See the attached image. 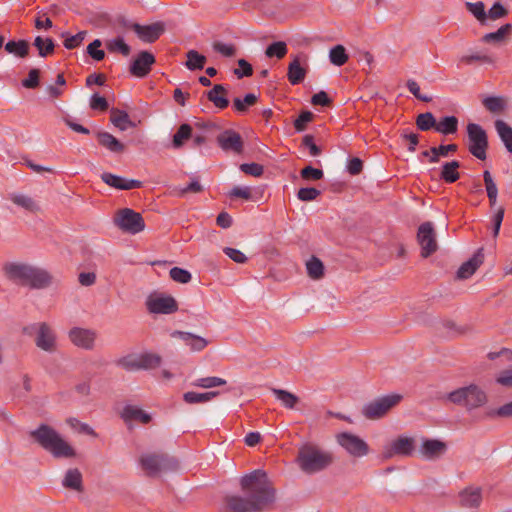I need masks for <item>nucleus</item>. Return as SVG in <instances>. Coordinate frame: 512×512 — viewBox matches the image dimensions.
<instances>
[{"instance_id":"1","label":"nucleus","mask_w":512,"mask_h":512,"mask_svg":"<svg viewBox=\"0 0 512 512\" xmlns=\"http://www.w3.org/2000/svg\"><path fill=\"white\" fill-rule=\"evenodd\" d=\"M240 486L247 496L227 495L224 498L226 512H262L276 500V490L264 470L244 475Z\"/></svg>"},{"instance_id":"2","label":"nucleus","mask_w":512,"mask_h":512,"mask_svg":"<svg viewBox=\"0 0 512 512\" xmlns=\"http://www.w3.org/2000/svg\"><path fill=\"white\" fill-rule=\"evenodd\" d=\"M2 272L9 281L30 289H45L53 280L47 270L21 262L4 263Z\"/></svg>"},{"instance_id":"3","label":"nucleus","mask_w":512,"mask_h":512,"mask_svg":"<svg viewBox=\"0 0 512 512\" xmlns=\"http://www.w3.org/2000/svg\"><path fill=\"white\" fill-rule=\"evenodd\" d=\"M335 461L331 451L323 449L316 443L305 442L298 447L295 463L308 475L328 469Z\"/></svg>"},{"instance_id":"4","label":"nucleus","mask_w":512,"mask_h":512,"mask_svg":"<svg viewBox=\"0 0 512 512\" xmlns=\"http://www.w3.org/2000/svg\"><path fill=\"white\" fill-rule=\"evenodd\" d=\"M29 435L56 459L76 457L75 449L48 424H40L37 429L30 431Z\"/></svg>"},{"instance_id":"5","label":"nucleus","mask_w":512,"mask_h":512,"mask_svg":"<svg viewBox=\"0 0 512 512\" xmlns=\"http://www.w3.org/2000/svg\"><path fill=\"white\" fill-rule=\"evenodd\" d=\"M139 463L148 477H158L161 473L174 472L179 468V461L165 452L143 454Z\"/></svg>"},{"instance_id":"6","label":"nucleus","mask_w":512,"mask_h":512,"mask_svg":"<svg viewBox=\"0 0 512 512\" xmlns=\"http://www.w3.org/2000/svg\"><path fill=\"white\" fill-rule=\"evenodd\" d=\"M444 398L455 405L465 407L469 411L479 408L487 402L486 393L476 384L460 387L446 394Z\"/></svg>"},{"instance_id":"7","label":"nucleus","mask_w":512,"mask_h":512,"mask_svg":"<svg viewBox=\"0 0 512 512\" xmlns=\"http://www.w3.org/2000/svg\"><path fill=\"white\" fill-rule=\"evenodd\" d=\"M403 399L401 394L392 393L365 404L362 408V415L368 420H378L388 414V412L396 407Z\"/></svg>"},{"instance_id":"8","label":"nucleus","mask_w":512,"mask_h":512,"mask_svg":"<svg viewBox=\"0 0 512 512\" xmlns=\"http://www.w3.org/2000/svg\"><path fill=\"white\" fill-rule=\"evenodd\" d=\"M468 136V151L477 159L485 160L489 147L488 135L483 127L476 123H469L466 127Z\"/></svg>"},{"instance_id":"9","label":"nucleus","mask_w":512,"mask_h":512,"mask_svg":"<svg viewBox=\"0 0 512 512\" xmlns=\"http://www.w3.org/2000/svg\"><path fill=\"white\" fill-rule=\"evenodd\" d=\"M146 307L151 314L170 315L179 309L176 299L164 293H153L147 297Z\"/></svg>"},{"instance_id":"10","label":"nucleus","mask_w":512,"mask_h":512,"mask_svg":"<svg viewBox=\"0 0 512 512\" xmlns=\"http://www.w3.org/2000/svg\"><path fill=\"white\" fill-rule=\"evenodd\" d=\"M130 31L143 44L155 43L166 31L165 24L161 21L148 25H142L137 22H130Z\"/></svg>"},{"instance_id":"11","label":"nucleus","mask_w":512,"mask_h":512,"mask_svg":"<svg viewBox=\"0 0 512 512\" xmlns=\"http://www.w3.org/2000/svg\"><path fill=\"white\" fill-rule=\"evenodd\" d=\"M336 442L352 457L360 458L366 456L370 451L369 445L351 432L338 433Z\"/></svg>"},{"instance_id":"12","label":"nucleus","mask_w":512,"mask_h":512,"mask_svg":"<svg viewBox=\"0 0 512 512\" xmlns=\"http://www.w3.org/2000/svg\"><path fill=\"white\" fill-rule=\"evenodd\" d=\"M416 238L421 247V256L423 258H428L437 251L438 243L436 239V231L432 222L427 221L422 223L418 227Z\"/></svg>"},{"instance_id":"13","label":"nucleus","mask_w":512,"mask_h":512,"mask_svg":"<svg viewBox=\"0 0 512 512\" xmlns=\"http://www.w3.org/2000/svg\"><path fill=\"white\" fill-rule=\"evenodd\" d=\"M155 63L156 58L152 52L141 50L130 61V75L143 79L150 74Z\"/></svg>"},{"instance_id":"14","label":"nucleus","mask_w":512,"mask_h":512,"mask_svg":"<svg viewBox=\"0 0 512 512\" xmlns=\"http://www.w3.org/2000/svg\"><path fill=\"white\" fill-rule=\"evenodd\" d=\"M415 451V439L408 436L400 435L387 446L383 452L385 459L394 456L410 457Z\"/></svg>"},{"instance_id":"15","label":"nucleus","mask_w":512,"mask_h":512,"mask_svg":"<svg viewBox=\"0 0 512 512\" xmlns=\"http://www.w3.org/2000/svg\"><path fill=\"white\" fill-rule=\"evenodd\" d=\"M216 141L219 147L226 152H234L241 154L244 149V141L242 136L232 129H227L220 133Z\"/></svg>"},{"instance_id":"16","label":"nucleus","mask_w":512,"mask_h":512,"mask_svg":"<svg viewBox=\"0 0 512 512\" xmlns=\"http://www.w3.org/2000/svg\"><path fill=\"white\" fill-rule=\"evenodd\" d=\"M69 339L75 346L91 350L94 347L96 334L89 329L74 327L69 331Z\"/></svg>"},{"instance_id":"17","label":"nucleus","mask_w":512,"mask_h":512,"mask_svg":"<svg viewBox=\"0 0 512 512\" xmlns=\"http://www.w3.org/2000/svg\"><path fill=\"white\" fill-rule=\"evenodd\" d=\"M162 358L156 353L145 352L130 359V370H150L160 366Z\"/></svg>"},{"instance_id":"18","label":"nucleus","mask_w":512,"mask_h":512,"mask_svg":"<svg viewBox=\"0 0 512 512\" xmlns=\"http://www.w3.org/2000/svg\"><path fill=\"white\" fill-rule=\"evenodd\" d=\"M95 136L98 144L114 155L123 154L126 150V145L109 132L98 131Z\"/></svg>"},{"instance_id":"19","label":"nucleus","mask_w":512,"mask_h":512,"mask_svg":"<svg viewBox=\"0 0 512 512\" xmlns=\"http://www.w3.org/2000/svg\"><path fill=\"white\" fill-rule=\"evenodd\" d=\"M36 346L40 349L53 352L56 348V337L49 325L45 322L39 323L38 333L35 338Z\"/></svg>"},{"instance_id":"20","label":"nucleus","mask_w":512,"mask_h":512,"mask_svg":"<svg viewBox=\"0 0 512 512\" xmlns=\"http://www.w3.org/2000/svg\"><path fill=\"white\" fill-rule=\"evenodd\" d=\"M171 337L180 338L192 352L203 351L209 344V341L201 336L190 332L175 330L171 333Z\"/></svg>"},{"instance_id":"21","label":"nucleus","mask_w":512,"mask_h":512,"mask_svg":"<svg viewBox=\"0 0 512 512\" xmlns=\"http://www.w3.org/2000/svg\"><path fill=\"white\" fill-rule=\"evenodd\" d=\"M446 451V443L438 439H424L420 448L421 455L427 459H437Z\"/></svg>"},{"instance_id":"22","label":"nucleus","mask_w":512,"mask_h":512,"mask_svg":"<svg viewBox=\"0 0 512 512\" xmlns=\"http://www.w3.org/2000/svg\"><path fill=\"white\" fill-rule=\"evenodd\" d=\"M460 505L465 508H478L482 502V489L469 486L459 492Z\"/></svg>"},{"instance_id":"23","label":"nucleus","mask_w":512,"mask_h":512,"mask_svg":"<svg viewBox=\"0 0 512 512\" xmlns=\"http://www.w3.org/2000/svg\"><path fill=\"white\" fill-rule=\"evenodd\" d=\"M482 251V248L478 249L472 258L464 262L459 267L456 274L458 279H468L476 272V270L483 263L484 260V254Z\"/></svg>"},{"instance_id":"24","label":"nucleus","mask_w":512,"mask_h":512,"mask_svg":"<svg viewBox=\"0 0 512 512\" xmlns=\"http://www.w3.org/2000/svg\"><path fill=\"white\" fill-rule=\"evenodd\" d=\"M205 95L218 109L223 110L229 106L228 91L222 84H215L211 90L205 92Z\"/></svg>"},{"instance_id":"25","label":"nucleus","mask_w":512,"mask_h":512,"mask_svg":"<svg viewBox=\"0 0 512 512\" xmlns=\"http://www.w3.org/2000/svg\"><path fill=\"white\" fill-rule=\"evenodd\" d=\"M4 49L7 53L21 59L27 58L30 55V43L25 39L9 40L4 45Z\"/></svg>"},{"instance_id":"26","label":"nucleus","mask_w":512,"mask_h":512,"mask_svg":"<svg viewBox=\"0 0 512 512\" xmlns=\"http://www.w3.org/2000/svg\"><path fill=\"white\" fill-rule=\"evenodd\" d=\"M62 485L67 489H72L78 492L83 491V477L79 469L67 470Z\"/></svg>"},{"instance_id":"27","label":"nucleus","mask_w":512,"mask_h":512,"mask_svg":"<svg viewBox=\"0 0 512 512\" xmlns=\"http://www.w3.org/2000/svg\"><path fill=\"white\" fill-rule=\"evenodd\" d=\"M460 166L461 163L457 160L444 163L440 172V179L449 184L456 182L460 178L458 172Z\"/></svg>"},{"instance_id":"28","label":"nucleus","mask_w":512,"mask_h":512,"mask_svg":"<svg viewBox=\"0 0 512 512\" xmlns=\"http://www.w3.org/2000/svg\"><path fill=\"white\" fill-rule=\"evenodd\" d=\"M306 76V70L301 66L298 57H295L288 66L287 77L292 85L300 84Z\"/></svg>"},{"instance_id":"29","label":"nucleus","mask_w":512,"mask_h":512,"mask_svg":"<svg viewBox=\"0 0 512 512\" xmlns=\"http://www.w3.org/2000/svg\"><path fill=\"white\" fill-rule=\"evenodd\" d=\"M458 118L455 116H445L436 121L435 131L443 135L455 134L458 131Z\"/></svg>"},{"instance_id":"30","label":"nucleus","mask_w":512,"mask_h":512,"mask_svg":"<svg viewBox=\"0 0 512 512\" xmlns=\"http://www.w3.org/2000/svg\"><path fill=\"white\" fill-rule=\"evenodd\" d=\"M495 129L507 151L512 153V127L498 119L495 121Z\"/></svg>"},{"instance_id":"31","label":"nucleus","mask_w":512,"mask_h":512,"mask_svg":"<svg viewBox=\"0 0 512 512\" xmlns=\"http://www.w3.org/2000/svg\"><path fill=\"white\" fill-rule=\"evenodd\" d=\"M482 105L493 114H500L505 111L507 101L502 96H488L482 100Z\"/></svg>"},{"instance_id":"32","label":"nucleus","mask_w":512,"mask_h":512,"mask_svg":"<svg viewBox=\"0 0 512 512\" xmlns=\"http://www.w3.org/2000/svg\"><path fill=\"white\" fill-rule=\"evenodd\" d=\"M33 46L36 47V49L38 51V55L43 58L52 55L55 51L54 40L50 37H47V38H43L42 36L35 37Z\"/></svg>"},{"instance_id":"33","label":"nucleus","mask_w":512,"mask_h":512,"mask_svg":"<svg viewBox=\"0 0 512 512\" xmlns=\"http://www.w3.org/2000/svg\"><path fill=\"white\" fill-rule=\"evenodd\" d=\"M271 391L281 401L282 405L288 409H294L300 401L298 396L287 390L272 388Z\"/></svg>"},{"instance_id":"34","label":"nucleus","mask_w":512,"mask_h":512,"mask_svg":"<svg viewBox=\"0 0 512 512\" xmlns=\"http://www.w3.org/2000/svg\"><path fill=\"white\" fill-rule=\"evenodd\" d=\"M192 131H193V129H192L191 125H189L187 123L180 125L178 130L176 131V133L173 135V139H172L173 148H175V149L181 148L184 145L185 141L192 138Z\"/></svg>"},{"instance_id":"35","label":"nucleus","mask_w":512,"mask_h":512,"mask_svg":"<svg viewBox=\"0 0 512 512\" xmlns=\"http://www.w3.org/2000/svg\"><path fill=\"white\" fill-rule=\"evenodd\" d=\"M512 33V24L506 23L502 25L497 31L487 33L482 37L485 43H500L505 40L507 35Z\"/></svg>"},{"instance_id":"36","label":"nucleus","mask_w":512,"mask_h":512,"mask_svg":"<svg viewBox=\"0 0 512 512\" xmlns=\"http://www.w3.org/2000/svg\"><path fill=\"white\" fill-rule=\"evenodd\" d=\"M186 57L185 65L190 71L202 70L207 62V58L196 50H189Z\"/></svg>"},{"instance_id":"37","label":"nucleus","mask_w":512,"mask_h":512,"mask_svg":"<svg viewBox=\"0 0 512 512\" xmlns=\"http://www.w3.org/2000/svg\"><path fill=\"white\" fill-rule=\"evenodd\" d=\"M307 274L311 279L319 280L324 276V264L316 256H312L306 263Z\"/></svg>"},{"instance_id":"38","label":"nucleus","mask_w":512,"mask_h":512,"mask_svg":"<svg viewBox=\"0 0 512 512\" xmlns=\"http://www.w3.org/2000/svg\"><path fill=\"white\" fill-rule=\"evenodd\" d=\"M101 180L108 186L118 190H128V179L112 174L110 172H104L101 174Z\"/></svg>"},{"instance_id":"39","label":"nucleus","mask_w":512,"mask_h":512,"mask_svg":"<svg viewBox=\"0 0 512 512\" xmlns=\"http://www.w3.org/2000/svg\"><path fill=\"white\" fill-rule=\"evenodd\" d=\"M219 394L217 391H210L205 393H197L189 391L183 394V399L188 404H197L208 402Z\"/></svg>"},{"instance_id":"40","label":"nucleus","mask_w":512,"mask_h":512,"mask_svg":"<svg viewBox=\"0 0 512 512\" xmlns=\"http://www.w3.org/2000/svg\"><path fill=\"white\" fill-rule=\"evenodd\" d=\"M258 101V97L253 93H248L243 99L238 97L233 100V108L238 113H246L249 107L254 106Z\"/></svg>"},{"instance_id":"41","label":"nucleus","mask_w":512,"mask_h":512,"mask_svg":"<svg viewBox=\"0 0 512 512\" xmlns=\"http://www.w3.org/2000/svg\"><path fill=\"white\" fill-rule=\"evenodd\" d=\"M436 118L431 112H425L417 115L415 124L420 131L435 130Z\"/></svg>"},{"instance_id":"42","label":"nucleus","mask_w":512,"mask_h":512,"mask_svg":"<svg viewBox=\"0 0 512 512\" xmlns=\"http://www.w3.org/2000/svg\"><path fill=\"white\" fill-rule=\"evenodd\" d=\"M110 121L120 130H126L128 128V112L125 110L112 108L110 110Z\"/></svg>"},{"instance_id":"43","label":"nucleus","mask_w":512,"mask_h":512,"mask_svg":"<svg viewBox=\"0 0 512 512\" xmlns=\"http://www.w3.org/2000/svg\"><path fill=\"white\" fill-rule=\"evenodd\" d=\"M330 62L335 66H343L348 61V55L343 45H336L330 49L329 52Z\"/></svg>"},{"instance_id":"44","label":"nucleus","mask_w":512,"mask_h":512,"mask_svg":"<svg viewBox=\"0 0 512 512\" xmlns=\"http://www.w3.org/2000/svg\"><path fill=\"white\" fill-rule=\"evenodd\" d=\"M466 9L473 14V16L484 25L487 21V13L485 11V4L482 1L476 3L466 2Z\"/></svg>"},{"instance_id":"45","label":"nucleus","mask_w":512,"mask_h":512,"mask_svg":"<svg viewBox=\"0 0 512 512\" xmlns=\"http://www.w3.org/2000/svg\"><path fill=\"white\" fill-rule=\"evenodd\" d=\"M152 421V416L138 406L130 405V422L147 425Z\"/></svg>"},{"instance_id":"46","label":"nucleus","mask_w":512,"mask_h":512,"mask_svg":"<svg viewBox=\"0 0 512 512\" xmlns=\"http://www.w3.org/2000/svg\"><path fill=\"white\" fill-rule=\"evenodd\" d=\"M287 45L283 41H277L270 44L266 50L265 55L269 58L277 57L278 59H282L287 54Z\"/></svg>"},{"instance_id":"47","label":"nucleus","mask_w":512,"mask_h":512,"mask_svg":"<svg viewBox=\"0 0 512 512\" xmlns=\"http://www.w3.org/2000/svg\"><path fill=\"white\" fill-rule=\"evenodd\" d=\"M458 150L457 144L439 145L438 147H432V159L431 163H438L440 157H446L449 153H454Z\"/></svg>"},{"instance_id":"48","label":"nucleus","mask_w":512,"mask_h":512,"mask_svg":"<svg viewBox=\"0 0 512 512\" xmlns=\"http://www.w3.org/2000/svg\"><path fill=\"white\" fill-rule=\"evenodd\" d=\"M145 227L146 224L142 215L130 209V235L144 231Z\"/></svg>"},{"instance_id":"49","label":"nucleus","mask_w":512,"mask_h":512,"mask_svg":"<svg viewBox=\"0 0 512 512\" xmlns=\"http://www.w3.org/2000/svg\"><path fill=\"white\" fill-rule=\"evenodd\" d=\"M41 72L37 68L29 70L28 75L21 81V84L26 89H36L40 86Z\"/></svg>"},{"instance_id":"50","label":"nucleus","mask_w":512,"mask_h":512,"mask_svg":"<svg viewBox=\"0 0 512 512\" xmlns=\"http://www.w3.org/2000/svg\"><path fill=\"white\" fill-rule=\"evenodd\" d=\"M314 114L311 111L304 110L294 120L293 125L297 132H303L307 129V124L314 119Z\"/></svg>"},{"instance_id":"51","label":"nucleus","mask_w":512,"mask_h":512,"mask_svg":"<svg viewBox=\"0 0 512 512\" xmlns=\"http://www.w3.org/2000/svg\"><path fill=\"white\" fill-rule=\"evenodd\" d=\"M169 275L173 281L181 284H187L192 279L191 273L188 270L180 267H173L170 269Z\"/></svg>"},{"instance_id":"52","label":"nucleus","mask_w":512,"mask_h":512,"mask_svg":"<svg viewBox=\"0 0 512 512\" xmlns=\"http://www.w3.org/2000/svg\"><path fill=\"white\" fill-rule=\"evenodd\" d=\"M102 46V42L99 39L93 40L87 46V54L95 61H102L105 58V51L100 49Z\"/></svg>"},{"instance_id":"53","label":"nucleus","mask_w":512,"mask_h":512,"mask_svg":"<svg viewBox=\"0 0 512 512\" xmlns=\"http://www.w3.org/2000/svg\"><path fill=\"white\" fill-rule=\"evenodd\" d=\"M226 384V380L220 377H204L197 379L193 385L200 388H212Z\"/></svg>"},{"instance_id":"54","label":"nucleus","mask_w":512,"mask_h":512,"mask_svg":"<svg viewBox=\"0 0 512 512\" xmlns=\"http://www.w3.org/2000/svg\"><path fill=\"white\" fill-rule=\"evenodd\" d=\"M107 49L111 53L118 52L124 56H128V44L125 43L122 37H117L107 42Z\"/></svg>"},{"instance_id":"55","label":"nucleus","mask_w":512,"mask_h":512,"mask_svg":"<svg viewBox=\"0 0 512 512\" xmlns=\"http://www.w3.org/2000/svg\"><path fill=\"white\" fill-rule=\"evenodd\" d=\"M300 176L306 181H317L323 178L324 173L321 169L308 165L300 171Z\"/></svg>"},{"instance_id":"56","label":"nucleus","mask_w":512,"mask_h":512,"mask_svg":"<svg viewBox=\"0 0 512 512\" xmlns=\"http://www.w3.org/2000/svg\"><path fill=\"white\" fill-rule=\"evenodd\" d=\"M113 222L115 226L119 227L124 233L128 232V207L119 209L114 218Z\"/></svg>"},{"instance_id":"57","label":"nucleus","mask_w":512,"mask_h":512,"mask_svg":"<svg viewBox=\"0 0 512 512\" xmlns=\"http://www.w3.org/2000/svg\"><path fill=\"white\" fill-rule=\"evenodd\" d=\"M90 108L94 111L105 112L109 108V103L104 96L94 93L90 98Z\"/></svg>"},{"instance_id":"58","label":"nucleus","mask_w":512,"mask_h":512,"mask_svg":"<svg viewBox=\"0 0 512 512\" xmlns=\"http://www.w3.org/2000/svg\"><path fill=\"white\" fill-rule=\"evenodd\" d=\"M86 34V31H80L75 35L66 37L63 42L64 47L68 50H72L79 47L83 43Z\"/></svg>"},{"instance_id":"59","label":"nucleus","mask_w":512,"mask_h":512,"mask_svg":"<svg viewBox=\"0 0 512 512\" xmlns=\"http://www.w3.org/2000/svg\"><path fill=\"white\" fill-rule=\"evenodd\" d=\"M234 74L237 76L238 79L250 77L253 74L252 65L245 59H239L238 68L234 70Z\"/></svg>"},{"instance_id":"60","label":"nucleus","mask_w":512,"mask_h":512,"mask_svg":"<svg viewBox=\"0 0 512 512\" xmlns=\"http://www.w3.org/2000/svg\"><path fill=\"white\" fill-rule=\"evenodd\" d=\"M240 170L247 174L254 177H260L264 173V167L261 164L258 163H243L240 165Z\"/></svg>"},{"instance_id":"61","label":"nucleus","mask_w":512,"mask_h":512,"mask_svg":"<svg viewBox=\"0 0 512 512\" xmlns=\"http://www.w3.org/2000/svg\"><path fill=\"white\" fill-rule=\"evenodd\" d=\"M320 194H321V191L314 187H305V188H300L298 190L297 197L301 201H313Z\"/></svg>"},{"instance_id":"62","label":"nucleus","mask_w":512,"mask_h":512,"mask_svg":"<svg viewBox=\"0 0 512 512\" xmlns=\"http://www.w3.org/2000/svg\"><path fill=\"white\" fill-rule=\"evenodd\" d=\"M213 49L225 57H234L236 55V47L232 44L216 41L213 43Z\"/></svg>"},{"instance_id":"63","label":"nucleus","mask_w":512,"mask_h":512,"mask_svg":"<svg viewBox=\"0 0 512 512\" xmlns=\"http://www.w3.org/2000/svg\"><path fill=\"white\" fill-rule=\"evenodd\" d=\"M508 10L499 2L493 4L487 13V19L497 20L508 15Z\"/></svg>"},{"instance_id":"64","label":"nucleus","mask_w":512,"mask_h":512,"mask_svg":"<svg viewBox=\"0 0 512 512\" xmlns=\"http://www.w3.org/2000/svg\"><path fill=\"white\" fill-rule=\"evenodd\" d=\"M489 417L512 418V401L488 413Z\"/></svg>"}]
</instances>
